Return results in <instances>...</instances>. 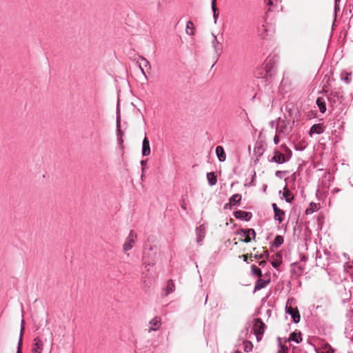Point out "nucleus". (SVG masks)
Instances as JSON below:
<instances>
[{"instance_id": "603ef678", "label": "nucleus", "mask_w": 353, "mask_h": 353, "mask_svg": "<svg viewBox=\"0 0 353 353\" xmlns=\"http://www.w3.org/2000/svg\"><path fill=\"white\" fill-rule=\"evenodd\" d=\"M281 174V171H276L275 174H276V176H279V175Z\"/></svg>"}, {"instance_id": "7c9ffc66", "label": "nucleus", "mask_w": 353, "mask_h": 353, "mask_svg": "<svg viewBox=\"0 0 353 353\" xmlns=\"http://www.w3.org/2000/svg\"><path fill=\"white\" fill-rule=\"evenodd\" d=\"M194 26L193 22H192L191 21H188L187 24H186V33L188 35H191V36L194 35Z\"/></svg>"}, {"instance_id": "dca6fc26", "label": "nucleus", "mask_w": 353, "mask_h": 353, "mask_svg": "<svg viewBox=\"0 0 353 353\" xmlns=\"http://www.w3.org/2000/svg\"><path fill=\"white\" fill-rule=\"evenodd\" d=\"M245 238L242 240L245 243L250 242L252 239H254L256 237V232L252 228L245 229Z\"/></svg>"}, {"instance_id": "393cba45", "label": "nucleus", "mask_w": 353, "mask_h": 353, "mask_svg": "<svg viewBox=\"0 0 353 353\" xmlns=\"http://www.w3.org/2000/svg\"><path fill=\"white\" fill-rule=\"evenodd\" d=\"M289 341H292L296 343H300L302 341L301 332H292L289 336Z\"/></svg>"}, {"instance_id": "69168bd1", "label": "nucleus", "mask_w": 353, "mask_h": 353, "mask_svg": "<svg viewBox=\"0 0 353 353\" xmlns=\"http://www.w3.org/2000/svg\"><path fill=\"white\" fill-rule=\"evenodd\" d=\"M325 87L326 86L324 85H323L322 88H325Z\"/></svg>"}, {"instance_id": "c9c22d12", "label": "nucleus", "mask_w": 353, "mask_h": 353, "mask_svg": "<svg viewBox=\"0 0 353 353\" xmlns=\"http://www.w3.org/2000/svg\"><path fill=\"white\" fill-rule=\"evenodd\" d=\"M283 196L285 198V200L288 203L291 202V201L293 199L292 194L288 190H286L284 192Z\"/></svg>"}, {"instance_id": "f3484780", "label": "nucleus", "mask_w": 353, "mask_h": 353, "mask_svg": "<svg viewBox=\"0 0 353 353\" xmlns=\"http://www.w3.org/2000/svg\"><path fill=\"white\" fill-rule=\"evenodd\" d=\"M196 232L197 236L196 241L199 244H200L201 242L203 241V238L205 237V231L204 226L200 225L198 228H196Z\"/></svg>"}, {"instance_id": "39448f33", "label": "nucleus", "mask_w": 353, "mask_h": 353, "mask_svg": "<svg viewBox=\"0 0 353 353\" xmlns=\"http://www.w3.org/2000/svg\"><path fill=\"white\" fill-rule=\"evenodd\" d=\"M212 36L213 37V39L212 41V46L214 50V53L216 55V60H218L222 52L223 45L218 41L216 36L214 34V33L212 32Z\"/></svg>"}, {"instance_id": "49530a36", "label": "nucleus", "mask_w": 353, "mask_h": 353, "mask_svg": "<svg viewBox=\"0 0 353 353\" xmlns=\"http://www.w3.org/2000/svg\"><path fill=\"white\" fill-rule=\"evenodd\" d=\"M117 130L120 131V117H117Z\"/></svg>"}, {"instance_id": "a19ab883", "label": "nucleus", "mask_w": 353, "mask_h": 353, "mask_svg": "<svg viewBox=\"0 0 353 353\" xmlns=\"http://www.w3.org/2000/svg\"><path fill=\"white\" fill-rule=\"evenodd\" d=\"M152 281H153V280L152 279H148V281L143 280V285L145 287H150L152 284Z\"/></svg>"}, {"instance_id": "b1692460", "label": "nucleus", "mask_w": 353, "mask_h": 353, "mask_svg": "<svg viewBox=\"0 0 353 353\" xmlns=\"http://www.w3.org/2000/svg\"><path fill=\"white\" fill-rule=\"evenodd\" d=\"M334 352H335L334 349L332 348V346L328 343H325L323 345H322L321 347L318 351V353H334Z\"/></svg>"}, {"instance_id": "bf43d9fd", "label": "nucleus", "mask_w": 353, "mask_h": 353, "mask_svg": "<svg viewBox=\"0 0 353 353\" xmlns=\"http://www.w3.org/2000/svg\"><path fill=\"white\" fill-rule=\"evenodd\" d=\"M32 353H41L42 352H32Z\"/></svg>"}, {"instance_id": "72a5a7b5", "label": "nucleus", "mask_w": 353, "mask_h": 353, "mask_svg": "<svg viewBox=\"0 0 353 353\" xmlns=\"http://www.w3.org/2000/svg\"><path fill=\"white\" fill-rule=\"evenodd\" d=\"M252 273L259 277L262 276V272L260 268L256 267L255 265L251 266Z\"/></svg>"}, {"instance_id": "6e6552de", "label": "nucleus", "mask_w": 353, "mask_h": 353, "mask_svg": "<svg viewBox=\"0 0 353 353\" xmlns=\"http://www.w3.org/2000/svg\"><path fill=\"white\" fill-rule=\"evenodd\" d=\"M241 201V195L239 194H233L229 199V203L224 205L225 209H230L232 205H239Z\"/></svg>"}, {"instance_id": "4468645a", "label": "nucleus", "mask_w": 353, "mask_h": 353, "mask_svg": "<svg viewBox=\"0 0 353 353\" xmlns=\"http://www.w3.org/2000/svg\"><path fill=\"white\" fill-rule=\"evenodd\" d=\"M341 80L346 85L350 83L353 79V74L351 72L343 71L340 74Z\"/></svg>"}, {"instance_id": "cd10ccee", "label": "nucleus", "mask_w": 353, "mask_h": 353, "mask_svg": "<svg viewBox=\"0 0 353 353\" xmlns=\"http://www.w3.org/2000/svg\"><path fill=\"white\" fill-rule=\"evenodd\" d=\"M174 289H175V286H174V281L172 279L168 280V281L167 283L166 288H165L166 292H165V295L167 296L169 294L173 292L174 291Z\"/></svg>"}, {"instance_id": "ddd939ff", "label": "nucleus", "mask_w": 353, "mask_h": 353, "mask_svg": "<svg viewBox=\"0 0 353 353\" xmlns=\"http://www.w3.org/2000/svg\"><path fill=\"white\" fill-rule=\"evenodd\" d=\"M141 154L143 157H147L150 154V142L147 137H145L142 142V151Z\"/></svg>"}, {"instance_id": "a18cd8bd", "label": "nucleus", "mask_w": 353, "mask_h": 353, "mask_svg": "<svg viewBox=\"0 0 353 353\" xmlns=\"http://www.w3.org/2000/svg\"><path fill=\"white\" fill-rule=\"evenodd\" d=\"M269 124L272 128H275L276 125V121H271L269 123Z\"/></svg>"}, {"instance_id": "4d7b16f0", "label": "nucleus", "mask_w": 353, "mask_h": 353, "mask_svg": "<svg viewBox=\"0 0 353 353\" xmlns=\"http://www.w3.org/2000/svg\"><path fill=\"white\" fill-rule=\"evenodd\" d=\"M181 208H182L183 209H184V210H185V209H186L185 206V205H181Z\"/></svg>"}, {"instance_id": "8fccbe9b", "label": "nucleus", "mask_w": 353, "mask_h": 353, "mask_svg": "<svg viewBox=\"0 0 353 353\" xmlns=\"http://www.w3.org/2000/svg\"><path fill=\"white\" fill-rule=\"evenodd\" d=\"M307 259V256H305V255L302 256L301 261H306Z\"/></svg>"}, {"instance_id": "5fc2aeb1", "label": "nucleus", "mask_w": 353, "mask_h": 353, "mask_svg": "<svg viewBox=\"0 0 353 353\" xmlns=\"http://www.w3.org/2000/svg\"><path fill=\"white\" fill-rule=\"evenodd\" d=\"M252 185H254V178L252 179L251 183Z\"/></svg>"}, {"instance_id": "79ce46f5", "label": "nucleus", "mask_w": 353, "mask_h": 353, "mask_svg": "<svg viewBox=\"0 0 353 353\" xmlns=\"http://www.w3.org/2000/svg\"><path fill=\"white\" fill-rule=\"evenodd\" d=\"M236 234L238 235L245 236V229H239L237 230Z\"/></svg>"}, {"instance_id": "f257e3e1", "label": "nucleus", "mask_w": 353, "mask_h": 353, "mask_svg": "<svg viewBox=\"0 0 353 353\" xmlns=\"http://www.w3.org/2000/svg\"><path fill=\"white\" fill-rule=\"evenodd\" d=\"M274 57L268 56L263 63L258 67L254 72V77L261 82L257 83V86L266 87L269 85L272 75V70L275 66Z\"/></svg>"}, {"instance_id": "473e14b6", "label": "nucleus", "mask_w": 353, "mask_h": 353, "mask_svg": "<svg viewBox=\"0 0 353 353\" xmlns=\"http://www.w3.org/2000/svg\"><path fill=\"white\" fill-rule=\"evenodd\" d=\"M212 10L213 12V18L214 19V23H216L217 18H218L219 12H217V8L215 5V0H212Z\"/></svg>"}, {"instance_id": "c85d7f7f", "label": "nucleus", "mask_w": 353, "mask_h": 353, "mask_svg": "<svg viewBox=\"0 0 353 353\" xmlns=\"http://www.w3.org/2000/svg\"><path fill=\"white\" fill-rule=\"evenodd\" d=\"M284 242V239L281 235H276L272 242V245L276 248H278Z\"/></svg>"}, {"instance_id": "f704fd0d", "label": "nucleus", "mask_w": 353, "mask_h": 353, "mask_svg": "<svg viewBox=\"0 0 353 353\" xmlns=\"http://www.w3.org/2000/svg\"><path fill=\"white\" fill-rule=\"evenodd\" d=\"M269 256V252L268 250H264L260 254H256L254 257L257 259H267Z\"/></svg>"}, {"instance_id": "6e6d98bb", "label": "nucleus", "mask_w": 353, "mask_h": 353, "mask_svg": "<svg viewBox=\"0 0 353 353\" xmlns=\"http://www.w3.org/2000/svg\"><path fill=\"white\" fill-rule=\"evenodd\" d=\"M234 353H242L241 351L236 350Z\"/></svg>"}, {"instance_id": "20e7f679", "label": "nucleus", "mask_w": 353, "mask_h": 353, "mask_svg": "<svg viewBox=\"0 0 353 353\" xmlns=\"http://www.w3.org/2000/svg\"><path fill=\"white\" fill-rule=\"evenodd\" d=\"M137 237V234L134 233L133 230H131L123 245V250L125 252L130 250L134 247Z\"/></svg>"}, {"instance_id": "0eeeda50", "label": "nucleus", "mask_w": 353, "mask_h": 353, "mask_svg": "<svg viewBox=\"0 0 353 353\" xmlns=\"http://www.w3.org/2000/svg\"><path fill=\"white\" fill-rule=\"evenodd\" d=\"M271 31V26L268 23H263L257 29L258 35L262 38L265 39L268 36V32Z\"/></svg>"}, {"instance_id": "680f3d73", "label": "nucleus", "mask_w": 353, "mask_h": 353, "mask_svg": "<svg viewBox=\"0 0 353 353\" xmlns=\"http://www.w3.org/2000/svg\"><path fill=\"white\" fill-rule=\"evenodd\" d=\"M310 205H312V207H314V205H316V203H314V205H312V203H310Z\"/></svg>"}, {"instance_id": "423d86ee", "label": "nucleus", "mask_w": 353, "mask_h": 353, "mask_svg": "<svg viewBox=\"0 0 353 353\" xmlns=\"http://www.w3.org/2000/svg\"><path fill=\"white\" fill-rule=\"evenodd\" d=\"M286 313L289 314L293 319L295 323H299L301 319V316L299 310L296 308H293L292 306H289L288 304L285 307Z\"/></svg>"}, {"instance_id": "13d9d810", "label": "nucleus", "mask_w": 353, "mask_h": 353, "mask_svg": "<svg viewBox=\"0 0 353 353\" xmlns=\"http://www.w3.org/2000/svg\"><path fill=\"white\" fill-rule=\"evenodd\" d=\"M207 301H208V295H207V296H206V297H205V303H207Z\"/></svg>"}, {"instance_id": "e2e57ef3", "label": "nucleus", "mask_w": 353, "mask_h": 353, "mask_svg": "<svg viewBox=\"0 0 353 353\" xmlns=\"http://www.w3.org/2000/svg\"><path fill=\"white\" fill-rule=\"evenodd\" d=\"M310 205H312V207H314V205H316V203H314V205H312V203H310Z\"/></svg>"}, {"instance_id": "6ab92c4d", "label": "nucleus", "mask_w": 353, "mask_h": 353, "mask_svg": "<svg viewBox=\"0 0 353 353\" xmlns=\"http://www.w3.org/2000/svg\"><path fill=\"white\" fill-rule=\"evenodd\" d=\"M216 154L219 161L223 162L225 161L226 155L222 146L219 145L216 148Z\"/></svg>"}, {"instance_id": "a211bd4d", "label": "nucleus", "mask_w": 353, "mask_h": 353, "mask_svg": "<svg viewBox=\"0 0 353 353\" xmlns=\"http://www.w3.org/2000/svg\"><path fill=\"white\" fill-rule=\"evenodd\" d=\"M324 132V128L321 124H314L310 130V135L312 136V134H321Z\"/></svg>"}, {"instance_id": "7ed1b4c3", "label": "nucleus", "mask_w": 353, "mask_h": 353, "mask_svg": "<svg viewBox=\"0 0 353 353\" xmlns=\"http://www.w3.org/2000/svg\"><path fill=\"white\" fill-rule=\"evenodd\" d=\"M265 325L262 321L261 319H256L254 321L253 325V330L257 338V340L259 341L261 339L262 336L265 331Z\"/></svg>"}, {"instance_id": "58836bf2", "label": "nucleus", "mask_w": 353, "mask_h": 353, "mask_svg": "<svg viewBox=\"0 0 353 353\" xmlns=\"http://www.w3.org/2000/svg\"><path fill=\"white\" fill-rule=\"evenodd\" d=\"M282 138H283V137H282V135L279 134L278 133H276V132H275V135H274V143L275 145L279 144V142H280V141H281V139H282Z\"/></svg>"}, {"instance_id": "09e8293b", "label": "nucleus", "mask_w": 353, "mask_h": 353, "mask_svg": "<svg viewBox=\"0 0 353 353\" xmlns=\"http://www.w3.org/2000/svg\"><path fill=\"white\" fill-rule=\"evenodd\" d=\"M313 212V210H312L310 208H307L305 211L306 214H310Z\"/></svg>"}, {"instance_id": "4be33fe9", "label": "nucleus", "mask_w": 353, "mask_h": 353, "mask_svg": "<svg viewBox=\"0 0 353 353\" xmlns=\"http://www.w3.org/2000/svg\"><path fill=\"white\" fill-rule=\"evenodd\" d=\"M138 63H139V65L141 70L142 71L143 74L145 75L144 69L145 68L146 70H148V68L149 69L150 68V65L149 61L146 59L141 57V60Z\"/></svg>"}, {"instance_id": "412c9836", "label": "nucleus", "mask_w": 353, "mask_h": 353, "mask_svg": "<svg viewBox=\"0 0 353 353\" xmlns=\"http://www.w3.org/2000/svg\"><path fill=\"white\" fill-rule=\"evenodd\" d=\"M281 2V0H266V3L269 6L268 12L274 11L277 8L278 5Z\"/></svg>"}, {"instance_id": "5701e85b", "label": "nucleus", "mask_w": 353, "mask_h": 353, "mask_svg": "<svg viewBox=\"0 0 353 353\" xmlns=\"http://www.w3.org/2000/svg\"><path fill=\"white\" fill-rule=\"evenodd\" d=\"M272 257V265L276 268L281 265L282 263V257L281 255L279 254H276V255H274Z\"/></svg>"}, {"instance_id": "aec40b11", "label": "nucleus", "mask_w": 353, "mask_h": 353, "mask_svg": "<svg viewBox=\"0 0 353 353\" xmlns=\"http://www.w3.org/2000/svg\"><path fill=\"white\" fill-rule=\"evenodd\" d=\"M316 103L321 113H325L326 111L325 100L323 97H318Z\"/></svg>"}, {"instance_id": "ea45409f", "label": "nucleus", "mask_w": 353, "mask_h": 353, "mask_svg": "<svg viewBox=\"0 0 353 353\" xmlns=\"http://www.w3.org/2000/svg\"><path fill=\"white\" fill-rule=\"evenodd\" d=\"M252 349V344L250 342H245L244 343V350L247 352L251 351Z\"/></svg>"}, {"instance_id": "37998d69", "label": "nucleus", "mask_w": 353, "mask_h": 353, "mask_svg": "<svg viewBox=\"0 0 353 353\" xmlns=\"http://www.w3.org/2000/svg\"><path fill=\"white\" fill-rule=\"evenodd\" d=\"M339 2H340V0H335V2H334L335 13H336V12L339 10V5H338Z\"/></svg>"}, {"instance_id": "e433bc0d", "label": "nucleus", "mask_w": 353, "mask_h": 353, "mask_svg": "<svg viewBox=\"0 0 353 353\" xmlns=\"http://www.w3.org/2000/svg\"><path fill=\"white\" fill-rule=\"evenodd\" d=\"M23 327H21V334H20V336H19V342H18L17 353H21V346H22V331H23Z\"/></svg>"}, {"instance_id": "1a4fd4ad", "label": "nucleus", "mask_w": 353, "mask_h": 353, "mask_svg": "<svg viewBox=\"0 0 353 353\" xmlns=\"http://www.w3.org/2000/svg\"><path fill=\"white\" fill-rule=\"evenodd\" d=\"M271 161L281 164L287 162L288 159H285L283 152L279 151L278 150H275L274 151Z\"/></svg>"}, {"instance_id": "9b49d317", "label": "nucleus", "mask_w": 353, "mask_h": 353, "mask_svg": "<svg viewBox=\"0 0 353 353\" xmlns=\"http://www.w3.org/2000/svg\"><path fill=\"white\" fill-rule=\"evenodd\" d=\"M234 216L236 219H243L248 221L250 220L252 213L242 210H237L234 212Z\"/></svg>"}, {"instance_id": "3c124183", "label": "nucleus", "mask_w": 353, "mask_h": 353, "mask_svg": "<svg viewBox=\"0 0 353 353\" xmlns=\"http://www.w3.org/2000/svg\"><path fill=\"white\" fill-rule=\"evenodd\" d=\"M242 257L243 258L245 261H247V259H248V255L247 254L242 255Z\"/></svg>"}, {"instance_id": "052dcab7", "label": "nucleus", "mask_w": 353, "mask_h": 353, "mask_svg": "<svg viewBox=\"0 0 353 353\" xmlns=\"http://www.w3.org/2000/svg\"><path fill=\"white\" fill-rule=\"evenodd\" d=\"M310 205H312V207H314V205H316V203H314V205H312V203H310Z\"/></svg>"}, {"instance_id": "bb28decb", "label": "nucleus", "mask_w": 353, "mask_h": 353, "mask_svg": "<svg viewBox=\"0 0 353 353\" xmlns=\"http://www.w3.org/2000/svg\"><path fill=\"white\" fill-rule=\"evenodd\" d=\"M207 179L210 186L214 185L217 182L216 176L214 172H208L207 174Z\"/></svg>"}, {"instance_id": "9d476101", "label": "nucleus", "mask_w": 353, "mask_h": 353, "mask_svg": "<svg viewBox=\"0 0 353 353\" xmlns=\"http://www.w3.org/2000/svg\"><path fill=\"white\" fill-rule=\"evenodd\" d=\"M149 325L150 327L148 330V332L157 331L161 325V318L159 316H155L149 322Z\"/></svg>"}, {"instance_id": "a878e982", "label": "nucleus", "mask_w": 353, "mask_h": 353, "mask_svg": "<svg viewBox=\"0 0 353 353\" xmlns=\"http://www.w3.org/2000/svg\"><path fill=\"white\" fill-rule=\"evenodd\" d=\"M281 148L284 152L283 155L285 156V159H288V161L291 159L292 155V150L285 144L281 145Z\"/></svg>"}, {"instance_id": "f03ea898", "label": "nucleus", "mask_w": 353, "mask_h": 353, "mask_svg": "<svg viewBox=\"0 0 353 353\" xmlns=\"http://www.w3.org/2000/svg\"><path fill=\"white\" fill-rule=\"evenodd\" d=\"M292 131V126L290 121L285 119L279 118L276 120V125L275 132L279 134L282 135L283 137H287Z\"/></svg>"}, {"instance_id": "c756f323", "label": "nucleus", "mask_w": 353, "mask_h": 353, "mask_svg": "<svg viewBox=\"0 0 353 353\" xmlns=\"http://www.w3.org/2000/svg\"><path fill=\"white\" fill-rule=\"evenodd\" d=\"M263 152H264V149H263V146L260 143H256L254 148V154L258 157H260L263 155Z\"/></svg>"}, {"instance_id": "4c0bfd02", "label": "nucleus", "mask_w": 353, "mask_h": 353, "mask_svg": "<svg viewBox=\"0 0 353 353\" xmlns=\"http://www.w3.org/2000/svg\"><path fill=\"white\" fill-rule=\"evenodd\" d=\"M143 265L145 266V268H147L148 266L153 265L154 264L153 261H148V262L147 261L145 252L143 254Z\"/></svg>"}, {"instance_id": "2eb2a0df", "label": "nucleus", "mask_w": 353, "mask_h": 353, "mask_svg": "<svg viewBox=\"0 0 353 353\" xmlns=\"http://www.w3.org/2000/svg\"><path fill=\"white\" fill-rule=\"evenodd\" d=\"M43 350V342L39 337H36L34 339L33 347L32 352H42Z\"/></svg>"}, {"instance_id": "de8ad7c7", "label": "nucleus", "mask_w": 353, "mask_h": 353, "mask_svg": "<svg viewBox=\"0 0 353 353\" xmlns=\"http://www.w3.org/2000/svg\"><path fill=\"white\" fill-rule=\"evenodd\" d=\"M266 261L265 260L261 261L259 262V265L261 267H265L266 265Z\"/></svg>"}, {"instance_id": "0e129e2a", "label": "nucleus", "mask_w": 353, "mask_h": 353, "mask_svg": "<svg viewBox=\"0 0 353 353\" xmlns=\"http://www.w3.org/2000/svg\"><path fill=\"white\" fill-rule=\"evenodd\" d=\"M323 90L325 91L326 93L327 92V90L323 89Z\"/></svg>"}, {"instance_id": "c03bdc74", "label": "nucleus", "mask_w": 353, "mask_h": 353, "mask_svg": "<svg viewBox=\"0 0 353 353\" xmlns=\"http://www.w3.org/2000/svg\"><path fill=\"white\" fill-rule=\"evenodd\" d=\"M272 208H273V210H274V213H275V212H279V210H281L280 208H279L277 207V205H276V203H273V204L272 205Z\"/></svg>"}, {"instance_id": "864d4df0", "label": "nucleus", "mask_w": 353, "mask_h": 353, "mask_svg": "<svg viewBox=\"0 0 353 353\" xmlns=\"http://www.w3.org/2000/svg\"><path fill=\"white\" fill-rule=\"evenodd\" d=\"M145 163H146V161H144V160H142V161H141V165H142V166L145 165Z\"/></svg>"}, {"instance_id": "2f4dec72", "label": "nucleus", "mask_w": 353, "mask_h": 353, "mask_svg": "<svg viewBox=\"0 0 353 353\" xmlns=\"http://www.w3.org/2000/svg\"><path fill=\"white\" fill-rule=\"evenodd\" d=\"M285 212L283 210H280L279 212L274 213V219L279 222H282L284 219Z\"/></svg>"}, {"instance_id": "f8f14e48", "label": "nucleus", "mask_w": 353, "mask_h": 353, "mask_svg": "<svg viewBox=\"0 0 353 353\" xmlns=\"http://www.w3.org/2000/svg\"><path fill=\"white\" fill-rule=\"evenodd\" d=\"M270 283V279H268L267 280L259 279L255 283V285L254 288V292H256L258 290L265 288Z\"/></svg>"}]
</instances>
